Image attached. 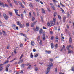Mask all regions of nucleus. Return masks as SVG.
Here are the masks:
<instances>
[{"mask_svg": "<svg viewBox=\"0 0 74 74\" xmlns=\"http://www.w3.org/2000/svg\"><path fill=\"white\" fill-rule=\"evenodd\" d=\"M30 63H28L26 64V65H27V66H29V65H30Z\"/></svg>", "mask_w": 74, "mask_h": 74, "instance_id": "obj_61", "label": "nucleus"}, {"mask_svg": "<svg viewBox=\"0 0 74 74\" xmlns=\"http://www.w3.org/2000/svg\"><path fill=\"white\" fill-rule=\"evenodd\" d=\"M56 15H57V12H55L53 14L54 16L55 17L56 16Z\"/></svg>", "mask_w": 74, "mask_h": 74, "instance_id": "obj_15", "label": "nucleus"}, {"mask_svg": "<svg viewBox=\"0 0 74 74\" xmlns=\"http://www.w3.org/2000/svg\"><path fill=\"white\" fill-rule=\"evenodd\" d=\"M34 23H33L31 24V27H33L34 26Z\"/></svg>", "mask_w": 74, "mask_h": 74, "instance_id": "obj_21", "label": "nucleus"}, {"mask_svg": "<svg viewBox=\"0 0 74 74\" xmlns=\"http://www.w3.org/2000/svg\"><path fill=\"white\" fill-rule=\"evenodd\" d=\"M26 25L27 27H28V26H29V23H26Z\"/></svg>", "mask_w": 74, "mask_h": 74, "instance_id": "obj_32", "label": "nucleus"}, {"mask_svg": "<svg viewBox=\"0 0 74 74\" xmlns=\"http://www.w3.org/2000/svg\"><path fill=\"white\" fill-rule=\"evenodd\" d=\"M53 38H54V37H53V36H52L51 38V40H53Z\"/></svg>", "mask_w": 74, "mask_h": 74, "instance_id": "obj_53", "label": "nucleus"}, {"mask_svg": "<svg viewBox=\"0 0 74 74\" xmlns=\"http://www.w3.org/2000/svg\"><path fill=\"white\" fill-rule=\"evenodd\" d=\"M60 9H61V10L62 12L63 13V14H64V13H65L64 11V10H63V9H62V8H60Z\"/></svg>", "mask_w": 74, "mask_h": 74, "instance_id": "obj_16", "label": "nucleus"}, {"mask_svg": "<svg viewBox=\"0 0 74 74\" xmlns=\"http://www.w3.org/2000/svg\"><path fill=\"white\" fill-rule=\"evenodd\" d=\"M41 21H42V22H44V20H43V17H42V16L41 17Z\"/></svg>", "mask_w": 74, "mask_h": 74, "instance_id": "obj_33", "label": "nucleus"}, {"mask_svg": "<svg viewBox=\"0 0 74 74\" xmlns=\"http://www.w3.org/2000/svg\"><path fill=\"white\" fill-rule=\"evenodd\" d=\"M33 51L34 52H36V49H33Z\"/></svg>", "mask_w": 74, "mask_h": 74, "instance_id": "obj_60", "label": "nucleus"}, {"mask_svg": "<svg viewBox=\"0 0 74 74\" xmlns=\"http://www.w3.org/2000/svg\"><path fill=\"white\" fill-rule=\"evenodd\" d=\"M60 5H62V7H65V6H64V5H63L61 3H60Z\"/></svg>", "mask_w": 74, "mask_h": 74, "instance_id": "obj_52", "label": "nucleus"}, {"mask_svg": "<svg viewBox=\"0 0 74 74\" xmlns=\"http://www.w3.org/2000/svg\"><path fill=\"white\" fill-rule=\"evenodd\" d=\"M39 30V28H38V27H36L35 30H36V31H38Z\"/></svg>", "mask_w": 74, "mask_h": 74, "instance_id": "obj_18", "label": "nucleus"}, {"mask_svg": "<svg viewBox=\"0 0 74 74\" xmlns=\"http://www.w3.org/2000/svg\"><path fill=\"white\" fill-rule=\"evenodd\" d=\"M20 47H21V48H22V47H23V45L22 44H21L20 45Z\"/></svg>", "mask_w": 74, "mask_h": 74, "instance_id": "obj_24", "label": "nucleus"}, {"mask_svg": "<svg viewBox=\"0 0 74 74\" xmlns=\"http://www.w3.org/2000/svg\"><path fill=\"white\" fill-rule=\"evenodd\" d=\"M43 28L44 29H47V28H45V27H43Z\"/></svg>", "mask_w": 74, "mask_h": 74, "instance_id": "obj_64", "label": "nucleus"}, {"mask_svg": "<svg viewBox=\"0 0 74 74\" xmlns=\"http://www.w3.org/2000/svg\"><path fill=\"white\" fill-rule=\"evenodd\" d=\"M18 3L19 4L21 5V7H22V8H24V6H23V5H22V3H21V1H18Z\"/></svg>", "mask_w": 74, "mask_h": 74, "instance_id": "obj_3", "label": "nucleus"}, {"mask_svg": "<svg viewBox=\"0 0 74 74\" xmlns=\"http://www.w3.org/2000/svg\"><path fill=\"white\" fill-rule=\"evenodd\" d=\"M8 62V61H7L5 62L4 64H6V63H7Z\"/></svg>", "mask_w": 74, "mask_h": 74, "instance_id": "obj_58", "label": "nucleus"}, {"mask_svg": "<svg viewBox=\"0 0 74 74\" xmlns=\"http://www.w3.org/2000/svg\"><path fill=\"white\" fill-rule=\"evenodd\" d=\"M47 26H50V23L49 22H48L47 23Z\"/></svg>", "mask_w": 74, "mask_h": 74, "instance_id": "obj_45", "label": "nucleus"}, {"mask_svg": "<svg viewBox=\"0 0 74 74\" xmlns=\"http://www.w3.org/2000/svg\"><path fill=\"white\" fill-rule=\"evenodd\" d=\"M50 61H51V62H53V60L52 58H51L50 59Z\"/></svg>", "mask_w": 74, "mask_h": 74, "instance_id": "obj_55", "label": "nucleus"}, {"mask_svg": "<svg viewBox=\"0 0 74 74\" xmlns=\"http://www.w3.org/2000/svg\"><path fill=\"white\" fill-rule=\"evenodd\" d=\"M16 30H19V28L18 27H16Z\"/></svg>", "mask_w": 74, "mask_h": 74, "instance_id": "obj_51", "label": "nucleus"}, {"mask_svg": "<svg viewBox=\"0 0 74 74\" xmlns=\"http://www.w3.org/2000/svg\"><path fill=\"white\" fill-rule=\"evenodd\" d=\"M65 48V46H64V45H63V47H62L63 49H64Z\"/></svg>", "mask_w": 74, "mask_h": 74, "instance_id": "obj_54", "label": "nucleus"}, {"mask_svg": "<svg viewBox=\"0 0 74 74\" xmlns=\"http://www.w3.org/2000/svg\"><path fill=\"white\" fill-rule=\"evenodd\" d=\"M71 70L72 71H74V67L73 66L71 68Z\"/></svg>", "mask_w": 74, "mask_h": 74, "instance_id": "obj_26", "label": "nucleus"}, {"mask_svg": "<svg viewBox=\"0 0 74 74\" xmlns=\"http://www.w3.org/2000/svg\"><path fill=\"white\" fill-rule=\"evenodd\" d=\"M58 72V68H56L55 70V72L57 73Z\"/></svg>", "mask_w": 74, "mask_h": 74, "instance_id": "obj_29", "label": "nucleus"}, {"mask_svg": "<svg viewBox=\"0 0 74 74\" xmlns=\"http://www.w3.org/2000/svg\"><path fill=\"white\" fill-rule=\"evenodd\" d=\"M45 52L46 53H51V51H48V50H46L45 51Z\"/></svg>", "mask_w": 74, "mask_h": 74, "instance_id": "obj_7", "label": "nucleus"}, {"mask_svg": "<svg viewBox=\"0 0 74 74\" xmlns=\"http://www.w3.org/2000/svg\"><path fill=\"white\" fill-rule=\"evenodd\" d=\"M30 57L31 58H33V55L32 53H31L30 55Z\"/></svg>", "mask_w": 74, "mask_h": 74, "instance_id": "obj_25", "label": "nucleus"}, {"mask_svg": "<svg viewBox=\"0 0 74 74\" xmlns=\"http://www.w3.org/2000/svg\"><path fill=\"white\" fill-rule=\"evenodd\" d=\"M21 66L22 67H25V64H22L21 65Z\"/></svg>", "mask_w": 74, "mask_h": 74, "instance_id": "obj_35", "label": "nucleus"}, {"mask_svg": "<svg viewBox=\"0 0 74 74\" xmlns=\"http://www.w3.org/2000/svg\"><path fill=\"white\" fill-rule=\"evenodd\" d=\"M42 29H41L39 31V33L40 34H41V33H42Z\"/></svg>", "mask_w": 74, "mask_h": 74, "instance_id": "obj_12", "label": "nucleus"}, {"mask_svg": "<svg viewBox=\"0 0 74 74\" xmlns=\"http://www.w3.org/2000/svg\"><path fill=\"white\" fill-rule=\"evenodd\" d=\"M21 19H23V14H21Z\"/></svg>", "mask_w": 74, "mask_h": 74, "instance_id": "obj_48", "label": "nucleus"}, {"mask_svg": "<svg viewBox=\"0 0 74 74\" xmlns=\"http://www.w3.org/2000/svg\"><path fill=\"white\" fill-rule=\"evenodd\" d=\"M17 23L18 25H19V26L21 24V22H20L19 21L17 22Z\"/></svg>", "mask_w": 74, "mask_h": 74, "instance_id": "obj_17", "label": "nucleus"}, {"mask_svg": "<svg viewBox=\"0 0 74 74\" xmlns=\"http://www.w3.org/2000/svg\"><path fill=\"white\" fill-rule=\"evenodd\" d=\"M3 34L4 36H6L7 35V32L3 30L2 31Z\"/></svg>", "mask_w": 74, "mask_h": 74, "instance_id": "obj_4", "label": "nucleus"}, {"mask_svg": "<svg viewBox=\"0 0 74 74\" xmlns=\"http://www.w3.org/2000/svg\"><path fill=\"white\" fill-rule=\"evenodd\" d=\"M38 54H36V55H35L34 56V57H35V58H36V57H37V56H38Z\"/></svg>", "mask_w": 74, "mask_h": 74, "instance_id": "obj_47", "label": "nucleus"}, {"mask_svg": "<svg viewBox=\"0 0 74 74\" xmlns=\"http://www.w3.org/2000/svg\"><path fill=\"white\" fill-rule=\"evenodd\" d=\"M19 26L21 28H23V27H25V25H24V24L22 25V24H21L20 25H19Z\"/></svg>", "mask_w": 74, "mask_h": 74, "instance_id": "obj_5", "label": "nucleus"}, {"mask_svg": "<svg viewBox=\"0 0 74 74\" xmlns=\"http://www.w3.org/2000/svg\"><path fill=\"white\" fill-rule=\"evenodd\" d=\"M10 67V64H8V65L6 66V68L7 69H8V67Z\"/></svg>", "mask_w": 74, "mask_h": 74, "instance_id": "obj_37", "label": "nucleus"}, {"mask_svg": "<svg viewBox=\"0 0 74 74\" xmlns=\"http://www.w3.org/2000/svg\"><path fill=\"white\" fill-rule=\"evenodd\" d=\"M20 34L22 36H24V37H25V34H23L22 33H20Z\"/></svg>", "mask_w": 74, "mask_h": 74, "instance_id": "obj_20", "label": "nucleus"}, {"mask_svg": "<svg viewBox=\"0 0 74 74\" xmlns=\"http://www.w3.org/2000/svg\"><path fill=\"white\" fill-rule=\"evenodd\" d=\"M14 10L15 11V14L16 13H18V10H16V9H14Z\"/></svg>", "mask_w": 74, "mask_h": 74, "instance_id": "obj_31", "label": "nucleus"}, {"mask_svg": "<svg viewBox=\"0 0 74 74\" xmlns=\"http://www.w3.org/2000/svg\"><path fill=\"white\" fill-rule=\"evenodd\" d=\"M66 17H64L63 19L64 20H66Z\"/></svg>", "mask_w": 74, "mask_h": 74, "instance_id": "obj_62", "label": "nucleus"}, {"mask_svg": "<svg viewBox=\"0 0 74 74\" xmlns=\"http://www.w3.org/2000/svg\"><path fill=\"white\" fill-rule=\"evenodd\" d=\"M71 47V45H70L69 46H68L66 48L68 50H69V48Z\"/></svg>", "mask_w": 74, "mask_h": 74, "instance_id": "obj_14", "label": "nucleus"}, {"mask_svg": "<svg viewBox=\"0 0 74 74\" xmlns=\"http://www.w3.org/2000/svg\"><path fill=\"white\" fill-rule=\"evenodd\" d=\"M39 44L40 45H41L42 44V40H40Z\"/></svg>", "mask_w": 74, "mask_h": 74, "instance_id": "obj_28", "label": "nucleus"}, {"mask_svg": "<svg viewBox=\"0 0 74 74\" xmlns=\"http://www.w3.org/2000/svg\"><path fill=\"white\" fill-rule=\"evenodd\" d=\"M73 51L72 50H68V53H73Z\"/></svg>", "mask_w": 74, "mask_h": 74, "instance_id": "obj_10", "label": "nucleus"}, {"mask_svg": "<svg viewBox=\"0 0 74 74\" xmlns=\"http://www.w3.org/2000/svg\"><path fill=\"white\" fill-rule=\"evenodd\" d=\"M40 36H38L37 38L40 40Z\"/></svg>", "mask_w": 74, "mask_h": 74, "instance_id": "obj_57", "label": "nucleus"}, {"mask_svg": "<svg viewBox=\"0 0 74 74\" xmlns=\"http://www.w3.org/2000/svg\"><path fill=\"white\" fill-rule=\"evenodd\" d=\"M31 44L32 46H34V42L33 41H32Z\"/></svg>", "mask_w": 74, "mask_h": 74, "instance_id": "obj_9", "label": "nucleus"}, {"mask_svg": "<svg viewBox=\"0 0 74 74\" xmlns=\"http://www.w3.org/2000/svg\"><path fill=\"white\" fill-rule=\"evenodd\" d=\"M23 54H22V55L21 56L20 58V59L21 60V59H22V58L23 57Z\"/></svg>", "mask_w": 74, "mask_h": 74, "instance_id": "obj_36", "label": "nucleus"}, {"mask_svg": "<svg viewBox=\"0 0 74 74\" xmlns=\"http://www.w3.org/2000/svg\"><path fill=\"white\" fill-rule=\"evenodd\" d=\"M7 1L8 2L9 4L10 3V0H7Z\"/></svg>", "mask_w": 74, "mask_h": 74, "instance_id": "obj_50", "label": "nucleus"}, {"mask_svg": "<svg viewBox=\"0 0 74 74\" xmlns=\"http://www.w3.org/2000/svg\"><path fill=\"white\" fill-rule=\"evenodd\" d=\"M0 5L3 6L4 7V3H1V2H0Z\"/></svg>", "mask_w": 74, "mask_h": 74, "instance_id": "obj_23", "label": "nucleus"}, {"mask_svg": "<svg viewBox=\"0 0 74 74\" xmlns=\"http://www.w3.org/2000/svg\"><path fill=\"white\" fill-rule=\"evenodd\" d=\"M42 13H45V11L43 9V8H42Z\"/></svg>", "mask_w": 74, "mask_h": 74, "instance_id": "obj_30", "label": "nucleus"}, {"mask_svg": "<svg viewBox=\"0 0 74 74\" xmlns=\"http://www.w3.org/2000/svg\"><path fill=\"white\" fill-rule=\"evenodd\" d=\"M35 71H37V70H38V68L37 67L35 68Z\"/></svg>", "mask_w": 74, "mask_h": 74, "instance_id": "obj_46", "label": "nucleus"}, {"mask_svg": "<svg viewBox=\"0 0 74 74\" xmlns=\"http://www.w3.org/2000/svg\"><path fill=\"white\" fill-rule=\"evenodd\" d=\"M32 67V66H31V65H29V67L28 68V69H30V68H31Z\"/></svg>", "mask_w": 74, "mask_h": 74, "instance_id": "obj_49", "label": "nucleus"}, {"mask_svg": "<svg viewBox=\"0 0 74 74\" xmlns=\"http://www.w3.org/2000/svg\"><path fill=\"white\" fill-rule=\"evenodd\" d=\"M23 61V59H21L19 61V62L18 63V64H19L20 63H22Z\"/></svg>", "mask_w": 74, "mask_h": 74, "instance_id": "obj_13", "label": "nucleus"}, {"mask_svg": "<svg viewBox=\"0 0 74 74\" xmlns=\"http://www.w3.org/2000/svg\"><path fill=\"white\" fill-rule=\"evenodd\" d=\"M12 27L14 30L16 28V26H15V24H13Z\"/></svg>", "mask_w": 74, "mask_h": 74, "instance_id": "obj_11", "label": "nucleus"}, {"mask_svg": "<svg viewBox=\"0 0 74 74\" xmlns=\"http://www.w3.org/2000/svg\"><path fill=\"white\" fill-rule=\"evenodd\" d=\"M58 18L59 19H61V17L59 15H58Z\"/></svg>", "mask_w": 74, "mask_h": 74, "instance_id": "obj_43", "label": "nucleus"}, {"mask_svg": "<svg viewBox=\"0 0 74 74\" xmlns=\"http://www.w3.org/2000/svg\"><path fill=\"white\" fill-rule=\"evenodd\" d=\"M14 52L15 53H16V49H14Z\"/></svg>", "mask_w": 74, "mask_h": 74, "instance_id": "obj_40", "label": "nucleus"}, {"mask_svg": "<svg viewBox=\"0 0 74 74\" xmlns=\"http://www.w3.org/2000/svg\"><path fill=\"white\" fill-rule=\"evenodd\" d=\"M53 66V64L52 62H50L49 64L47 65V69L46 71V74H48L49 71H50V69H51L52 67Z\"/></svg>", "mask_w": 74, "mask_h": 74, "instance_id": "obj_1", "label": "nucleus"}, {"mask_svg": "<svg viewBox=\"0 0 74 74\" xmlns=\"http://www.w3.org/2000/svg\"><path fill=\"white\" fill-rule=\"evenodd\" d=\"M53 21V22H55L56 21V18H54Z\"/></svg>", "mask_w": 74, "mask_h": 74, "instance_id": "obj_34", "label": "nucleus"}, {"mask_svg": "<svg viewBox=\"0 0 74 74\" xmlns=\"http://www.w3.org/2000/svg\"><path fill=\"white\" fill-rule=\"evenodd\" d=\"M50 5L51 7L52 8H53V10H55V7H54V6L52 4V3H50Z\"/></svg>", "mask_w": 74, "mask_h": 74, "instance_id": "obj_6", "label": "nucleus"}, {"mask_svg": "<svg viewBox=\"0 0 74 74\" xmlns=\"http://www.w3.org/2000/svg\"><path fill=\"white\" fill-rule=\"evenodd\" d=\"M3 16L5 19H6V20H7V19H8V16H7V15H6V14H4Z\"/></svg>", "mask_w": 74, "mask_h": 74, "instance_id": "obj_2", "label": "nucleus"}, {"mask_svg": "<svg viewBox=\"0 0 74 74\" xmlns=\"http://www.w3.org/2000/svg\"><path fill=\"white\" fill-rule=\"evenodd\" d=\"M35 19V18L34 17H32V21H34Z\"/></svg>", "mask_w": 74, "mask_h": 74, "instance_id": "obj_27", "label": "nucleus"}, {"mask_svg": "<svg viewBox=\"0 0 74 74\" xmlns=\"http://www.w3.org/2000/svg\"><path fill=\"white\" fill-rule=\"evenodd\" d=\"M9 14L10 16H12V12H10L9 13Z\"/></svg>", "mask_w": 74, "mask_h": 74, "instance_id": "obj_38", "label": "nucleus"}, {"mask_svg": "<svg viewBox=\"0 0 74 74\" xmlns=\"http://www.w3.org/2000/svg\"><path fill=\"white\" fill-rule=\"evenodd\" d=\"M42 38L43 40H45V34H43Z\"/></svg>", "mask_w": 74, "mask_h": 74, "instance_id": "obj_8", "label": "nucleus"}, {"mask_svg": "<svg viewBox=\"0 0 74 74\" xmlns=\"http://www.w3.org/2000/svg\"><path fill=\"white\" fill-rule=\"evenodd\" d=\"M53 23V21H51L50 22V24H51V25H52Z\"/></svg>", "mask_w": 74, "mask_h": 74, "instance_id": "obj_41", "label": "nucleus"}, {"mask_svg": "<svg viewBox=\"0 0 74 74\" xmlns=\"http://www.w3.org/2000/svg\"><path fill=\"white\" fill-rule=\"evenodd\" d=\"M72 38L71 37L70 38V39H69V42H71L72 40Z\"/></svg>", "mask_w": 74, "mask_h": 74, "instance_id": "obj_44", "label": "nucleus"}, {"mask_svg": "<svg viewBox=\"0 0 74 74\" xmlns=\"http://www.w3.org/2000/svg\"><path fill=\"white\" fill-rule=\"evenodd\" d=\"M56 42H58L59 41V38L58 37H56Z\"/></svg>", "mask_w": 74, "mask_h": 74, "instance_id": "obj_22", "label": "nucleus"}, {"mask_svg": "<svg viewBox=\"0 0 74 74\" xmlns=\"http://www.w3.org/2000/svg\"><path fill=\"white\" fill-rule=\"evenodd\" d=\"M3 70V67H0V71H1Z\"/></svg>", "mask_w": 74, "mask_h": 74, "instance_id": "obj_42", "label": "nucleus"}, {"mask_svg": "<svg viewBox=\"0 0 74 74\" xmlns=\"http://www.w3.org/2000/svg\"><path fill=\"white\" fill-rule=\"evenodd\" d=\"M54 44H53V43H52L51 44V48H53L54 47Z\"/></svg>", "mask_w": 74, "mask_h": 74, "instance_id": "obj_19", "label": "nucleus"}, {"mask_svg": "<svg viewBox=\"0 0 74 74\" xmlns=\"http://www.w3.org/2000/svg\"><path fill=\"white\" fill-rule=\"evenodd\" d=\"M15 4L16 5H18V3L17 2V1H16V2H14Z\"/></svg>", "mask_w": 74, "mask_h": 74, "instance_id": "obj_56", "label": "nucleus"}, {"mask_svg": "<svg viewBox=\"0 0 74 74\" xmlns=\"http://www.w3.org/2000/svg\"><path fill=\"white\" fill-rule=\"evenodd\" d=\"M29 5L31 7H33V6L32 5V4L30 3V4H29Z\"/></svg>", "mask_w": 74, "mask_h": 74, "instance_id": "obj_39", "label": "nucleus"}, {"mask_svg": "<svg viewBox=\"0 0 74 74\" xmlns=\"http://www.w3.org/2000/svg\"><path fill=\"white\" fill-rule=\"evenodd\" d=\"M56 48H57L58 47V44H56V46H55Z\"/></svg>", "mask_w": 74, "mask_h": 74, "instance_id": "obj_63", "label": "nucleus"}, {"mask_svg": "<svg viewBox=\"0 0 74 74\" xmlns=\"http://www.w3.org/2000/svg\"><path fill=\"white\" fill-rule=\"evenodd\" d=\"M16 59V58H14L13 60H12L11 61V62H13V61H14V60H15Z\"/></svg>", "mask_w": 74, "mask_h": 74, "instance_id": "obj_59", "label": "nucleus"}]
</instances>
